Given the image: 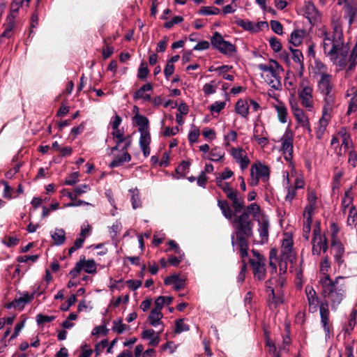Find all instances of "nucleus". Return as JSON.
<instances>
[{"label":"nucleus","instance_id":"nucleus-7","mask_svg":"<svg viewBox=\"0 0 357 357\" xmlns=\"http://www.w3.org/2000/svg\"><path fill=\"white\" fill-rule=\"evenodd\" d=\"M298 97L303 107L308 111H312L314 105L313 86L306 79H303L298 86Z\"/></svg>","mask_w":357,"mask_h":357},{"label":"nucleus","instance_id":"nucleus-36","mask_svg":"<svg viewBox=\"0 0 357 357\" xmlns=\"http://www.w3.org/2000/svg\"><path fill=\"white\" fill-rule=\"evenodd\" d=\"M305 31L302 29H296L293 31L290 36L289 43L295 47L300 45L305 37Z\"/></svg>","mask_w":357,"mask_h":357},{"label":"nucleus","instance_id":"nucleus-30","mask_svg":"<svg viewBox=\"0 0 357 357\" xmlns=\"http://www.w3.org/2000/svg\"><path fill=\"white\" fill-rule=\"evenodd\" d=\"M164 283L165 285L173 284L175 290L178 291L184 289L185 284V280L181 279L177 275H172L165 278Z\"/></svg>","mask_w":357,"mask_h":357},{"label":"nucleus","instance_id":"nucleus-20","mask_svg":"<svg viewBox=\"0 0 357 357\" xmlns=\"http://www.w3.org/2000/svg\"><path fill=\"white\" fill-rule=\"evenodd\" d=\"M268 137L264 126L261 123H255L253 130V139L260 146L264 147L268 144Z\"/></svg>","mask_w":357,"mask_h":357},{"label":"nucleus","instance_id":"nucleus-17","mask_svg":"<svg viewBox=\"0 0 357 357\" xmlns=\"http://www.w3.org/2000/svg\"><path fill=\"white\" fill-rule=\"evenodd\" d=\"M111 135L114 142L116 143L115 146L111 149L112 152L118 150L121 143H124L123 146H125L126 149H128L130 147L131 144V139L130 136H125L123 128L112 130Z\"/></svg>","mask_w":357,"mask_h":357},{"label":"nucleus","instance_id":"nucleus-14","mask_svg":"<svg viewBox=\"0 0 357 357\" xmlns=\"http://www.w3.org/2000/svg\"><path fill=\"white\" fill-rule=\"evenodd\" d=\"M312 252L314 255H320L321 251L325 252L328 249L327 241L325 236L321 234L319 224L318 223L313 229V238L312 241Z\"/></svg>","mask_w":357,"mask_h":357},{"label":"nucleus","instance_id":"nucleus-55","mask_svg":"<svg viewBox=\"0 0 357 357\" xmlns=\"http://www.w3.org/2000/svg\"><path fill=\"white\" fill-rule=\"evenodd\" d=\"M190 330V327L188 324L184 323L183 319H180L175 321V333H181L184 331Z\"/></svg>","mask_w":357,"mask_h":357},{"label":"nucleus","instance_id":"nucleus-21","mask_svg":"<svg viewBox=\"0 0 357 357\" xmlns=\"http://www.w3.org/2000/svg\"><path fill=\"white\" fill-rule=\"evenodd\" d=\"M305 293L309 305V310L312 312H316L317 310L319 298L317 296L315 290L312 287L307 286L305 287Z\"/></svg>","mask_w":357,"mask_h":357},{"label":"nucleus","instance_id":"nucleus-19","mask_svg":"<svg viewBox=\"0 0 357 357\" xmlns=\"http://www.w3.org/2000/svg\"><path fill=\"white\" fill-rule=\"evenodd\" d=\"M305 15L311 24H316L321 21V13L316 8L312 1L306 2L305 6Z\"/></svg>","mask_w":357,"mask_h":357},{"label":"nucleus","instance_id":"nucleus-40","mask_svg":"<svg viewBox=\"0 0 357 357\" xmlns=\"http://www.w3.org/2000/svg\"><path fill=\"white\" fill-rule=\"evenodd\" d=\"M348 215L347 218V225L353 229L356 224L357 220V209L355 206L351 207L349 210H347Z\"/></svg>","mask_w":357,"mask_h":357},{"label":"nucleus","instance_id":"nucleus-33","mask_svg":"<svg viewBox=\"0 0 357 357\" xmlns=\"http://www.w3.org/2000/svg\"><path fill=\"white\" fill-rule=\"evenodd\" d=\"M51 238L56 245H63L66 241V232L61 228H56L50 232Z\"/></svg>","mask_w":357,"mask_h":357},{"label":"nucleus","instance_id":"nucleus-49","mask_svg":"<svg viewBox=\"0 0 357 357\" xmlns=\"http://www.w3.org/2000/svg\"><path fill=\"white\" fill-rule=\"evenodd\" d=\"M8 22L5 26V30L0 36L1 38H10L13 34V30L15 26V22L13 19L8 18Z\"/></svg>","mask_w":357,"mask_h":357},{"label":"nucleus","instance_id":"nucleus-38","mask_svg":"<svg viewBox=\"0 0 357 357\" xmlns=\"http://www.w3.org/2000/svg\"><path fill=\"white\" fill-rule=\"evenodd\" d=\"M322 75L323 76L329 75L327 66L320 61H315L314 66V76L318 79L322 77Z\"/></svg>","mask_w":357,"mask_h":357},{"label":"nucleus","instance_id":"nucleus-37","mask_svg":"<svg viewBox=\"0 0 357 357\" xmlns=\"http://www.w3.org/2000/svg\"><path fill=\"white\" fill-rule=\"evenodd\" d=\"M218 206L220 208L222 215L229 220H231L234 217V213L227 201L218 200Z\"/></svg>","mask_w":357,"mask_h":357},{"label":"nucleus","instance_id":"nucleus-31","mask_svg":"<svg viewBox=\"0 0 357 357\" xmlns=\"http://www.w3.org/2000/svg\"><path fill=\"white\" fill-rule=\"evenodd\" d=\"M354 196L351 192V188H349L345 191L344 196L342 199V210L343 213H346L347 210H349L351 207L354 206L353 205Z\"/></svg>","mask_w":357,"mask_h":357},{"label":"nucleus","instance_id":"nucleus-51","mask_svg":"<svg viewBox=\"0 0 357 357\" xmlns=\"http://www.w3.org/2000/svg\"><path fill=\"white\" fill-rule=\"evenodd\" d=\"M226 106L225 101H215L209 106V110L212 114H219Z\"/></svg>","mask_w":357,"mask_h":357},{"label":"nucleus","instance_id":"nucleus-34","mask_svg":"<svg viewBox=\"0 0 357 357\" xmlns=\"http://www.w3.org/2000/svg\"><path fill=\"white\" fill-rule=\"evenodd\" d=\"M243 213H248V215L249 214L252 215L253 218L257 221L266 218L264 215V214L261 212L259 206L256 203H252L248 206L246 208V211H244Z\"/></svg>","mask_w":357,"mask_h":357},{"label":"nucleus","instance_id":"nucleus-43","mask_svg":"<svg viewBox=\"0 0 357 357\" xmlns=\"http://www.w3.org/2000/svg\"><path fill=\"white\" fill-rule=\"evenodd\" d=\"M131 194V203L132 208L136 209L137 208H140L142 206V202L140 199V195L137 188L132 189L129 190Z\"/></svg>","mask_w":357,"mask_h":357},{"label":"nucleus","instance_id":"nucleus-56","mask_svg":"<svg viewBox=\"0 0 357 357\" xmlns=\"http://www.w3.org/2000/svg\"><path fill=\"white\" fill-rule=\"evenodd\" d=\"M356 311L353 310L350 314L349 320L347 326L345 327V331L349 333L354 328L356 324Z\"/></svg>","mask_w":357,"mask_h":357},{"label":"nucleus","instance_id":"nucleus-15","mask_svg":"<svg viewBox=\"0 0 357 357\" xmlns=\"http://www.w3.org/2000/svg\"><path fill=\"white\" fill-rule=\"evenodd\" d=\"M275 285L276 287L279 286L281 287L279 283H278V280L275 278L272 277L266 282V288H267V293L268 294V303L269 305L274 307H276L277 305L282 303L283 299L282 297L278 294L276 295L275 294V290L273 287V285Z\"/></svg>","mask_w":357,"mask_h":357},{"label":"nucleus","instance_id":"nucleus-3","mask_svg":"<svg viewBox=\"0 0 357 357\" xmlns=\"http://www.w3.org/2000/svg\"><path fill=\"white\" fill-rule=\"evenodd\" d=\"M231 221L233 227L236 230L231 235V244L234 248L239 249L241 258L248 256V245L246 238L252 235V222L248 213H243L234 217Z\"/></svg>","mask_w":357,"mask_h":357},{"label":"nucleus","instance_id":"nucleus-53","mask_svg":"<svg viewBox=\"0 0 357 357\" xmlns=\"http://www.w3.org/2000/svg\"><path fill=\"white\" fill-rule=\"evenodd\" d=\"M317 196L316 195V192L311 189L307 190V206H317Z\"/></svg>","mask_w":357,"mask_h":357},{"label":"nucleus","instance_id":"nucleus-58","mask_svg":"<svg viewBox=\"0 0 357 357\" xmlns=\"http://www.w3.org/2000/svg\"><path fill=\"white\" fill-rule=\"evenodd\" d=\"M112 330L116 332L118 334L123 333L126 329L127 326L123 324L121 319L113 321Z\"/></svg>","mask_w":357,"mask_h":357},{"label":"nucleus","instance_id":"nucleus-23","mask_svg":"<svg viewBox=\"0 0 357 357\" xmlns=\"http://www.w3.org/2000/svg\"><path fill=\"white\" fill-rule=\"evenodd\" d=\"M257 222H259L258 231L261 238L260 243L263 244L266 243L268 239L269 222L266 218L257 220Z\"/></svg>","mask_w":357,"mask_h":357},{"label":"nucleus","instance_id":"nucleus-64","mask_svg":"<svg viewBox=\"0 0 357 357\" xmlns=\"http://www.w3.org/2000/svg\"><path fill=\"white\" fill-rule=\"evenodd\" d=\"M348 162H349V165L352 166L353 167H356L357 153L354 149H351L349 151Z\"/></svg>","mask_w":357,"mask_h":357},{"label":"nucleus","instance_id":"nucleus-9","mask_svg":"<svg viewBox=\"0 0 357 357\" xmlns=\"http://www.w3.org/2000/svg\"><path fill=\"white\" fill-rule=\"evenodd\" d=\"M270 169L268 166L261 162H255L252 165L250 168V178L249 185L251 186H257L259 181L266 183L269 180Z\"/></svg>","mask_w":357,"mask_h":357},{"label":"nucleus","instance_id":"nucleus-13","mask_svg":"<svg viewBox=\"0 0 357 357\" xmlns=\"http://www.w3.org/2000/svg\"><path fill=\"white\" fill-rule=\"evenodd\" d=\"M97 266L93 259H80L75 267L70 271L69 274L73 278H75L82 271L86 273L94 274L96 273Z\"/></svg>","mask_w":357,"mask_h":357},{"label":"nucleus","instance_id":"nucleus-48","mask_svg":"<svg viewBox=\"0 0 357 357\" xmlns=\"http://www.w3.org/2000/svg\"><path fill=\"white\" fill-rule=\"evenodd\" d=\"M1 183L3 185L4 187V189H3V197L6 199H11L13 198H15L17 197L16 196H14V190L13 188H11L8 183L6 181H1Z\"/></svg>","mask_w":357,"mask_h":357},{"label":"nucleus","instance_id":"nucleus-5","mask_svg":"<svg viewBox=\"0 0 357 357\" xmlns=\"http://www.w3.org/2000/svg\"><path fill=\"white\" fill-rule=\"evenodd\" d=\"M317 91L324 97L325 111L331 110L335 104V84L333 76L329 74L317 79Z\"/></svg>","mask_w":357,"mask_h":357},{"label":"nucleus","instance_id":"nucleus-32","mask_svg":"<svg viewBox=\"0 0 357 357\" xmlns=\"http://www.w3.org/2000/svg\"><path fill=\"white\" fill-rule=\"evenodd\" d=\"M249 103L246 99H240L235 106V111L242 117L247 118L249 114Z\"/></svg>","mask_w":357,"mask_h":357},{"label":"nucleus","instance_id":"nucleus-59","mask_svg":"<svg viewBox=\"0 0 357 357\" xmlns=\"http://www.w3.org/2000/svg\"><path fill=\"white\" fill-rule=\"evenodd\" d=\"M149 70L148 69L147 63L145 61H142L138 69L137 77L139 79H144L146 78Z\"/></svg>","mask_w":357,"mask_h":357},{"label":"nucleus","instance_id":"nucleus-16","mask_svg":"<svg viewBox=\"0 0 357 357\" xmlns=\"http://www.w3.org/2000/svg\"><path fill=\"white\" fill-rule=\"evenodd\" d=\"M229 153L235 162L239 165L242 170H245L248 167L250 160L246 151L243 149L241 147L231 148L229 151Z\"/></svg>","mask_w":357,"mask_h":357},{"label":"nucleus","instance_id":"nucleus-44","mask_svg":"<svg viewBox=\"0 0 357 357\" xmlns=\"http://www.w3.org/2000/svg\"><path fill=\"white\" fill-rule=\"evenodd\" d=\"M327 125L328 121L322 116L319 121V126L316 131V137L319 140H321L323 138Z\"/></svg>","mask_w":357,"mask_h":357},{"label":"nucleus","instance_id":"nucleus-2","mask_svg":"<svg viewBox=\"0 0 357 357\" xmlns=\"http://www.w3.org/2000/svg\"><path fill=\"white\" fill-rule=\"evenodd\" d=\"M321 288V296L324 301L319 305L321 324L325 332L326 338L330 337L331 324L329 321L330 312L328 306L332 310H336L345 298L347 287L344 278L341 276L332 280L329 275L321 277L319 281Z\"/></svg>","mask_w":357,"mask_h":357},{"label":"nucleus","instance_id":"nucleus-61","mask_svg":"<svg viewBox=\"0 0 357 357\" xmlns=\"http://www.w3.org/2000/svg\"><path fill=\"white\" fill-rule=\"evenodd\" d=\"M23 3L21 1V0H13V2L11 3V5H10V10H11V14H10V16L8 17V18H10V19H15V17H16V14L20 7V6Z\"/></svg>","mask_w":357,"mask_h":357},{"label":"nucleus","instance_id":"nucleus-24","mask_svg":"<svg viewBox=\"0 0 357 357\" xmlns=\"http://www.w3.org/2000/svg\"><path fill=\"white\" fill-rule=\"evenodd\" d=\"M231 202L235 213H239L244 207V201L236 190L229 193L227 197Z\"/></svg>","mask_w":357,"mask_h":357},{"label":"nucleus","instance_id":"nucleus-47","mask_svg":"<svg viewBox=\"0 0 357 357\" xmlns=\"http://www.w3.org/2000/svg\"><path fill=\"white\" fill-rule=\"evenodd\" d=\"M173 301L172 296H162L158 297L155 301V307L162 310L164 305H168Z\"/></svg>","mask_w":357,"mask_h":357},{"label":"nucleus","instance_id":"nucleus-10","mask_svg":"<svg viewBox=\"0 0 357 357\" xmlns=\"http://www.w3.org/2000/svg\"><path fill=\"white\" fill-rule=\"evenodd\" d=\"M294 241L291 234L285 233L283 235L281 248L280 255L283 259H288L289 263L293 264L296 259V253L293 248Z\"/></svg>","mask_w":357,"mask_h":357},{"label":"nucleus","instance_id":"nucleus-60","mask_svg":"<svg viewBox=\"0 0 357 357\" xmlns=\"http://www.w3.org/2000/svg\"><path fill=\"white\" fill-rule=\"evenodd\" d=\"M315 206H307L305 207L303 216L304 220L312 221V218L314 213Z\"/></svg>","mask_w":357,"mask_h":357},{"label":"nucleus","instance_id":"nucleus-41","mask_svg":"<svg viewBox=\"0 0 357 357\" xmlns=\"http://www.w3.org/2000/svg\"><path fill=\"white\" fill-rule=\"evenodd\" d=\"M225 155V152L220 148L215 147L212 149L208 155V158L210 160L218 162L220 161Z\"/></svg>","mask_w":357,"mask_h":357},{"label":"nucleus","instance_id":"nucleus-11","mask_svg":"<svg viewBox=\"0 0 357 357\" xmlns=\"http://www.w3.org/2000/svg\"><path fill=\"white\" fill-rule=\"evenodd\" d=\"M252 254L254 259H250V262L253 269L254 275L259 280H262L266 276V258L255 250H252Z\"/></svg>","mask_w":357,"mask_h":357},{"label":"nucleus","instance_id":"nucleus-8","mask_svg":"<svg viewBox=\"0 0 357 357\" xmlns=\"http://www.w3.org/2000/svg\"><path fill=\"white\" fill-rule=\"evenodd\" d=\"M294 134L291 130L287 128L280 138L281 148L284 160L289 163V167L294 169L292 162L293 149H294Z\"/></svg>","mask_w":357,"mask_h":357},{"label":"nucleus","instance_id":"nucleus-1","mask_svg":"<svg viewBox=\"0 0 357 357\" xmlns=\"http://www.w3.org/2000/svg\"><path fill=\"white\" fill-rule=\"evenodd\" d=\"M331 24L332 33H329L325 26H322L318 31L319 36L323 39L324 52L333 64L337 66V71L344 68L347 61L348 70H353L357 63V43L347 59L349 47L344 41L340 13L335 11L332 14Z\"/></svg>","mask_w":357,"mask_h":357},{"label":"nucleus","instance_id":"nucleus-26","mask_svg":"<svg viewBox=\"0 0 357 357\" xmlns=\"http://www.w3.org/2000/svg\"><path fill=\"white\" fill-rule=\"evenodd\" d=\"M142 338L149 340V345L156 347L160 343V332L155 333L153 329H146L142 333Z\"/></svg>","mask_w":357,"mask_h":357},{"label":"nucleus","instance_id":"nucleus-42","mask_svg":"<svg viewBox=\"0 0 357 357\" xmlns=\"http://www.w3.org/2000/svg\"><path fill=\"white\" fill-rule=\"evenodd\" d=\"M237 135V132L235 130H230L224 135L223 146L225 148L230 147L231 143L236 141Z\"/></svg>","mask_w":357,"mask_h":357},{"label":"nucleus","instance_id":"nucleus-62","mask_svg":"<svg viewBox=\"0 0 357 357\" xmlns=\"http://www.w3.org/2000/svg\"><path fill=\"white\" fill-rule=\"evenodd\" d=\"M200 135L199 130L196 126H192L189 134L188 140L190 143H195L197 142Z\"/></svg>","mask_w":357,"mask_h":357},{"label":"nucleus","instance_id":"nucleus-52","mask_svg":"<svg viewBox=\"0 0 357 357\" xmlns=\"http://www.w3.org/2000/svg\"><path fill=\"white\" fill-rule=\"evenodd\" d=\"M218 88V84L215 81H211L206 83L203 86V91L205 96H209L215 93Z\"/></svg>","mask_w":357,"mask_h":357},{"label":"nucleus","instance_id":"nucleus-50","mask_svg":"<svg viewBox=\"0 0 357 357\" xmlns=\"http://www.w3.org/2000/svg\"><path fill=\"white\" fill-rule=\"evenodd\" d=\"M292 53V59L294 62L298 63L301 68H303V56L302 52L298 49L290 48Z\"/></svg>","mask_w":357,"mask_h":357},{"label":"nucleus","instance_id":"nucleus-29","mask_svg":"<svg viewBox=\"0 0 357 357\" xmlns=\"http://www.w3.org/2000/svg\"><path fill=\"white\" fill-rule=\"evenodd\" d=\"M332 250L334 252V257L335 261L339 266L343 264V256L344 254V248L343 245L338 241H333L332 243Z\"/></svg>","mask_w":357,"mask_h":357},{"label":"nucleus","instance_id":"nucleus-54","mask_svg":"<svg viewBox=\"0 0 357 357\" xmlns=\"http://www.w3.org/2000/svg\"><path fill=\"white\" fill-rule=\"evenodd\" d=\"M199 13L204 15H218L220 13V9L215 6H203Z\"/></svg>","mask_w":357,"mask_h":357},{"label":"nucleus","instance_id":"nucleus-27","mask_svg":"<svg viewBox=\"0 0 357 357\" xmlns=\"http://www.w3.org/2000/svg\"><path fill=\"white\" fill-rule=\"evenodd\" d=\"M153 89V86L150 83H147L141 86L134 94V99H141L143 101H150L151 95L146 92L151 91Z\"/></svg>","mask_w":357,"mask_h":357},{"label":"nucleus","instance_id":"nucleus-12","mask_svg":"<svg viewBox=\"0 0 357 357\" xmlns=\"http://www.w3.org/2000/svg\"><path fill=\"white\" fill-rule=\"evenodd\" d=\"M211 42L212 45L222 54L231 55L236 51L235 46L230 42L225 40L218 32H215Z\"/></svg>","mask_w":357,"mask_h":357},{"label":"nucleus","instance_id":"nucleus-22","mask_svg":"<svg viewBox=\"0 0 357 357\" xmlns=\"http://www.w3.org/2000/svg\"><path fill=\"white\" fill-rule=\"evenodd\" d=\"M121 154L117 155L114 157L113 160L111 162L109 167H116L123 165L125 162H128L131 160V156L128 152V149L123 146L121 149Z\"/></svg>","mask_w":357,"mask_h":357},{"label":"nucleus","instance_id":"nucleus-4","mask_svg":"<svg viewBox=\"0 0 357 357\" xmlns=\"http://www.w3.org/2000/svg\"><path fill=\"white\" fill-rule=\"evenodd\" d=\"M261 70V77L272 89L280 91L282 89L281 74L283 68L275 61L271 59L266 63L258 65Z\"/></svg>","mask_w":357,"mask_h":357},{"label":"nucleus","instance_id":"nucleus-25","mask_svg":"<svg viewBox=\"0 0 357 357\" xmlns=\"http://www.w3.org/2000/svg\"><path fill=\"white\" fill-rule=\"evenodd\" d=\"M235 22L243 29L255 33L258 32L261 29V25L263 24V22L254 23L251 21L244 20L239 18H236Z\"/></svg>","mask_w":357,"mask_h":357},{"label":"nucleus","instance_id":"nucleus-6","mask_svg":"<svg viewBox=\"0 0 357 357\" xmlns=\"http://www.w3.org/2000/svg\"><path fill=\"white\" fill-rule=\"evenodd\" d=\"M133 123L138 127V131L140 132L139 146L145 158L150 155V143L151 141L149 132V121L142 114H137L132 117Z\"/></svg>","mask_w":357,"mask_h":357},{"label":"nucleus","instance_id":"nucleus-63","mask_svg":"<svg viewBox=\"0 0 357 357\" xmlns=\"http://www.w3.org/2000/svg\"><path fill=\"white\" fill-rule=\"evenodd\" d=\"M121 122V117L118 114H115L114 116L112 117L109 121V126L112 128V130L119 129Z\"/></svg>","mask_w":357,"mask_h":357},{"label":"nucleus","instance_id":"nucleus-18","mask_svg":"<svg viewBox=\"0 0 357 357\" xmlns=\"http://www.w3.org/2000/svg\"><path fill=\"white\" fill-rule=\"evenodd\" d=\"M289 105L292 114L300 126H302L303 124L309 121L308 117L304 111L299 107L294 96H292L289 99Z\"/></svg>","mask_w":357,"mask_h":357},{"label":"nucleus","instance_id":"nucleus-57","mask_svg":"<svg viewBox=\"0 0 357 357\" xmlns=\"http://www.w3.org/2000/svg\"><path fill=\"white\" fill-rule=\"evenodd\" d=\"M215 182L217 185L222 190V191L226 194L229 195V193H232L234 190L229 186V183L225 182V181L216 179Z\"/></svg>","mask_w":357,"mask_h":357},{"label":"nucleus","instance_id":"nucleus-45","mask_svg":"<svg viewBox=\"0 0 357 357\" xmlns=\"http://www.w3.org/2000/svg\"><path fill=\"white\" fill-rule=\"evenodd\" d=\"M289 262L288 259H283L282 257H280V261H279V271H280V278L278 280V283L280 286H282L284 279L282 277V275L286 273L287 270V263Z\"/></svg>","mask_w":357,"mask_h":357},{"label":"nucleus","instance_id":"nucleus-39","mask_svg":"<svg viewBox=\"0 0 357 357\" xmlns=\"http://www.w3.org/2000/svg\"><path fill=\"white\" fill-rule=\"evenodd\" d=\"M30 301V296L28 294H24L19 298H16L14 301L6 305V307L10 309L11 307H17L22 309L24 304Z\"/></svg>","mask_w":357,"mask_h":357},{"label":"nucleus","instance_id":"nucleus-35","mask_svg":"<svg viewBox=\"0 0 357 357\" xmlns=\"http://www.w3.org/2000/svg\"><path fill=\"white\" fill-rule=\"evenodd\" d=\"M275 109L277 112L278 118L279 121L282 123H285L287 121L288 111L287 107L282 102H278L274 106Z\"/></svg>","mask_w":357,"mask_h":357},{"label":"nucleus","instance_id":"nucleus-46","mask_svg":"<svg viewBox=\"0 0 357 357\" xmlns=\"http://www.w3.org/2000/svg\"><path fill=\"white\" fill-rule=\"evenodd\" d=\"M338 135H340L342 138V146L344 149L351 150L353 149V143L349 135H348L345 130H340L338 132Z\"/></svg>","mask_w":357,"mask_h":357},{"label":"nucleus","instance_id":"nucleus-28","mask_svg":"<svg viewBox=\"0 0 357 357\" xmlns=\"http://www.w3.org/2000/svg\"><path fill=\"white\" fill-rule=\"evenodd\" d=\"M162 317L163 314L161 312V310L155 307L151 311L150 314L148 317V320L151 326L155 327L159 325H162Z\"/></svg>","mask_w":357,"mask_h":357}]
</instances>
